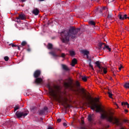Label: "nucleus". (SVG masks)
I'll list each match as a JSON object with an SVG mask.
<instances>
[{"label":"nucleus","mask_w":129,"mask_h":129,"mask_svg":"<svg viewBox=\"0 0 129 129\" xmlns=\"http://www.w3.org/2000/svg\"><path fill=\"white\" fill-rule=\"evenodd\" d=\"M79 96L82 97L83 99L85 98L86 100H87L89 104H90L91 106V109L92 110H95L96 112H102V113L101 114V118L102 119H104L106 118L108 121L109 122H112L116 124V125H121V122L119 121V120L116 118L113 117L112 116L113 113L109 111L108 112H106L102 107H101V105H97V104L94 103V101L93 100V98L90 95V94L89 93L87 96L86 95V93L84 91V89H81V92H79L77 94ZM96 108V110H95Z\"/></svg>","instance_id":"obj_1"},{"label":"nucleus","mask_w":129,"mask_h":129,"mask_svg":"<svg viewBox=\"0 0 129 129\" xmlns=\"http://www.w3.org/2000/svg\"><path fill=\"white\" fill-rule=\"evenodd\" d=\"M80 31V28H75V27H71L69 30H65L61 32L60 35L62 43H68L70 39H72V40L77 39V34Z\"/></svg>","instance_id":"obj_2"},{"label":"nucleus","mask_w":129,"mask_h":129,"mask_svg":"<svg viewBox=\"0 0 129 129\" xmlns=\"http://www.w3.org/2000/svg\"><path fill=\"white\" fill-rule=\"evenodd\" d=\"M63 85L67 89H69L71 91H76L75 89V84L73 83V80L71 78H69L67 82H64Z\"/></svg>","instance_id":"obj_3"},{"label":"nucleus","mask_w":129,"mask_h":129,"mask_svg":"<svg viewBox=\"0 0 129 129\" xmlns=\"http://www.w3.org/2000/svg\"><path fill=\"white\" fill-rule=\"evenodd\" d=\"M49 89V94L50 96H52L53 98H57L58 97V95L61 93V92L59 90V88H57V89H53L51 88L50 86H48Z\"/></svg>","instance_id":"obj_4"},{"label":"nucleus","mask_w":129,"mask_h":129,"mask_svg":"<svg viewBox=\"0 0 129 129\" xmlns=\"http://www.w3.org/2000/svg\"><path fill=\"white\" fill-rule=\"evenodd\" d=\"M29 114V111L25 110L23 111H17L15 115L17 116V118H21V117H25V116H27V115Z\"/></svg>","instance_id":"obj_5"},{"label":"nucleus","mask_w":129,"mask_h":129,"mask_svg":"<svg viewBox=\"0 0 129 129\" xmlns=\"http://www.w3.org/2000/svg\"><path fill=\"white\" fill-rule=\"evenodd\" d=\"M95 64H96L97 67H98V68H99V72H100V73H101V74H102L103 71L104 74H106L107 73V70H106V68H103L102 66H101L100 63H99V61H96Z\"/></svg>","instance_id":"obj_6"},{"label":"nucleus","mask_w":129,"mask_h":129,"mask_svg":"<svg viewBox=\"0 0 129 129\" xmlns=\"http://www.w3.org/2000/svg\"><path fill=\"white\" fill-rule=\"evenodd\" d=\"M118 17L121 21H123V20H126V19H129V17H127V15L126 14L123 15L121 13H120L118 15Z\"/></svg>","instance_id":"obj_7"},{"label":"nucleus","mask_w":129,"mask_h":129,"mask_svg":"<svg viewBox=\"0 0 129 129\" xmlns=\"http://www.w3.org/2000/svg\"><path fill=\"white\" fill-rule=\"evenodd\" d=\"M40 75H41V71L39 70H37L35 71L33 74V76L34 78H38V77H40Z\"/></svg>","instance_id":"obj_8"},{"label":"nucleus","mask_w":129,"mask_h":129,"mask_svg":"<svg viewBox=\"0 0 129 129\" xmlns=\"http://www.w3.org/2000/svg\"><path fill=\"white\" fill-rule=\"evenodd\" d=\"M17 20H22L25 21L26 20V15L24 14H21L19 15V17L16 18Z\"/></svg>","instance_id":"obj_9"},{"label":"nucleus","mask_w":129,"mask_h":129,"mask_svg":"<svg viewBox=\"0 0 129 129\" xmlns=\"http://www.w3.org/2000/svg\"><path fill=\"white\" fill-rule=\"evenodd\" d=\"M43 82V79L41 78H36L35 79V81H34V83L36 84H41Z\"/></svg>","instance_id":"obj_10"},{"label":"nucleus","mask_w":129,"mask_h":129,"mask_svg":"<svg viewBox=\"0 0 129 129\" xmlns=\"http://www.w3.org/2000/svg\"><path fill=\"white\" fill-rule=\"evenodd\" d=\"M82 53L83 54H84V55H86V56H87V59H89V51H87V50H82Z\"/></svg>","instance_id":"obj_11"},{"label":"nucleus","mask_w":129,"mask_h":129,"mask_svg":"<svg viewBox=\"0 0 129 129\" xmlns=\"http://www.w3.org/2000/svg\"><path fill=\"white\" fill-rule=\"evenodd\" d=\"M104 45H105V43H102V42H99L98 44L99 50H101L102 48H103V47H104Z\"/></svg>","instance_id":"obj_12"},{"label":"nucleus","mask_w":129,"mask_h":129,"mask_svg":"<svg viewBox=\"0 0 129 129\" xmlns=\"http://www.w3.org/2000/svg\"><path fill=\"white\" fill-rule=\"evenodd\" d=\"M39 13H40V11H39V10L37 9L33 10L32 12V14L35 15V16H38V15H39Z\"/></svg>","instance_id":"obj_13"},{"label":"nucleus","mask_w":129,"mask_h":129,"mask_svg":"<svg viewBox=\"0 0 129 129\" xmlns=\"http://www.w3.org/2000/svg\"><path fill=\"white\" fill-rule=\"evenodd\" d=\"M77 63V59L76 58H74L72 61V66L73 67H74L75 66V64H76Z\"/></svg>","instance_id":"obj_14"},{"label":"nucleus","mask_w":129,"mask_h":129,"mask_svg":"<svg viewBox=\"0 0 129 129\" xmlns=\"http://www.w3.org/2000/svg\"><path fill=\"white\" fill-rule=\"evenodd\" d=\"M61 67L63 70H65V71H69V69L67 67V66L65 64H61Z\"/></svg>","instance_id":"obj_15"},{"label":"nucleus","mask_w":129,"mask_h":129,"mask_svg":"<svg viewBox=\"0 0 129 129\" xmlns=\"http://www.w3.org/2000/svg\"><path fill=\"white\" fill-rule=\"evenodd\" d=\"M121 105L122 106H124L125 105H127V108H129V104H128V103H127V102H122L121 103Z\"/></svg>","instance_id":"obj_16"},{"label":"nucleus","mask_w":129,"mask_h":129,"mask_svg":"<svg viewBox=\"0 0 129 129\" xmlns=\"http://www.w3.org/2000/svg\"><path fill=\"white\" fill-rule=\"evenodd\" d=\"M47 48L49 50L53 49V44L52 43H48L47 45Z\"/></svg>","instance_id":"obj_17"},{"label":"nucleus","mask_w":129,"mask_h":129,"mask_svg":"<svg viewBox=\"0 0 129 129\" xmlns=\"http://www.w3.org/2000/svg\"><path fill=\"white\" fill-rule=\"evenodd\" d=\"M69 53H70V55H71V56H75V51H73V50H70L69 51Z\"/></svg>","instance_id":"obj_18"},{"label":"nucleus","mask_w":129,"mask_h":129,"mask_svg":"<svg viewBox=\"0 0 129 129\" xmlns=\"http://www.w3.org/2000/svg\"><path fill=\"white\" fill-rule=\"evenodd\" d=\"M49 54H51L52 55V56H53V57H58L59 56L57 54H56V53H55V52L52 51V52H50Z\"/></svg>","instance_id":"obj_19"},{"label":"nucleus","mask_w":129,"mask_h":129,"mask_svg":"<svg viewBox=\"0 0 129 129\" xmlns=\"http://www.w3.org/2000/svg\"><path fill=\"white\" fill-rule=\"evenodd\" d=\"M39 114L40 115H44V114H45V111L44 110H40Z\"/></svg>","instance_id":"obj_20"},{"label":"nucleus","mask_w":129,"mask_h":129,"mask_svg":"<svg viewBox=\"0 0 129 129\" xmlns=\"http://www.w3.org/2000/svg\"><path fill=\"white\" fill-rule=\"evenodd\" d=\"M88 119L89 121H92V115L89 114L88 115Z\"/></svg>","instance_id":"obj_21"},{"label":"nucleus","mask_w":129,"mask_h":129,"mask_svg":"<svg viewBox=\"0 0 129 129\" xmlns=\"http://www.w3.org/2000/svg\"><path fill=\"white\" fill-rule=\"evenodd\" d=\"M90 25H92V26H95V22L93 21H90L89 22Z\"/></svg>","instance_id":"obj_22"},{"label":"nucleus","mask_w":129,"mask_h":129,"mask_svg":"<svg viewBox=\"0 0 129 129\" xmlns=\"http://www.w3.org/2000/svg\"><path fill=\"white\" fill-rule=\"evenodd\" d=\"M124 87L125 88H129V82L125 83Z\"/></svg>","instance_id":"obj_23"},{"label":"nucleus","mask_w":129,"mask_h":129,"mask_svg":"<svg viewBox=\"0 0 129 129\" xmlns=\"http://www.w3.org/2000/svg\"><path fill=\"white\" fill-rule=\"evenodd\" d=\"M26 45H27V42L26 41H22V42L21 43V46H26Z\"/></svg>","instance_id":"obj_24"},{"label":"nucleus","mask_w":129,"mask_h":129,"mask_svg":"<svg viewBox=\"0 0 129 129\" xmlns=\"http://www.w3.org/2000/svg\"><path fill=\"white\" fill-rule=\"evenodd\" d=\"M82 79L83 81H85V82H86V81H87V77H82Z\"/></svg>","instance_id":"obj_25"},{"label":"nucleus","mask_w":129,"mask_h":129,"mask_svg":"<svg viewBox=\"0 0 129 129\" xmlns=\"http://www.w3.org/2000/svg\"><path fill=\"white\" fill-rule=\"evenodd\" d=\"M107 18H108V20H111V19L112 18V15L108 14Z\"/></svg>","instance_id":"obj_26"},{"label":"nucleus","mask_w":129,"mask_h":129,"mask_svg":"<svg viewBox=\"0 0 129 129\" xmlns=\"http://www.w3.org/2000/svg\"><path fill=\"white\" fill-rule=\"evenodd\" d=\"M109 48V46L108 45H104V46L103 47V50H105V49H108Z\"/></svg>","instance_id":"obj_27"},{"label":"nucleus","mask_w":129,"mask_h":129,"mask_svg":"<svg viewBox=\"0 0 129 129\" xmlns=\"http://www.w3.org/2000/svg\"><path fill=\"white\" fill-rule=\"evenodd\" d=\"M108 94L110 98H112V93H110V92H108Z\"/></svg>","instance_id":"obj_28"},{"label":"nucleus","mask_w":129,"mask_h":129,"mask_svg":"<svg viewBox=\"0 0 129 129\" xmlns=\"http://www.w3.org/2000/svg\"><path fill=\"white\" fill-rule=\"evenodd\" d=\"M76 85L77 87H80V84L79 83V82L78 81H77L76 82Z\"/></svg>","instance_id":"obj_29"},{"label":"nucleus","mask_w":129,"mask_h":129,"mask_svg":"<svg viewBox=\"0 0 129 129\" xmlns=\"http://www.w3.org/2000/svg\"><path fill=\"white\" fill-rule=\"evenodd\" d=\"M104 10H105V7H103V8H101V9L100 10V14H102V11H104Z\"/></svg>","instance_id":"obj_30"},{"label":"nucleus","mask_w":129,"mask_h":129,"mask_svg":"<svg viewBox=\"0 0 129 129\" xmlns=\"http://www.w3.org/2000/svg\"><path fill=\"white\" fill-rule=\"evenodd\" d=\"M9 45H11L13 48H14V47H17V46H18V45L14 44V43H11L9 44Z\"/></svg>","instance_id":"obj_31"},{"label":"nucleus","mask_w":129,"mask_h":129,"mask_svg":"<svg viewBox=\"0 0 129 129\" xmlns=\"http://www.w3.org/2000/svg\"><path fill=\"white\" fill-rule=\"evenodd\" d=\"M20 108V107L19 106H16L14 108V110L16 111V110H18Z\"/></svg>","instance_id":"obj_32"},{"label":"nucleus","mask_w":129,"mask_h":129,"mask_svg":"<svg viewBox=\"0 0 129 129\" xmlns=\"http://www.w3.org/2000/svg\"><path fill=\"white\" fill-rule=\"evenodd\" d=\"M89 67L92 68V70H93V66L91 64V62H89Z\"/></svg>","instance_id":"obj_33"},{"label":"nucleus","mask_w":129,"mask_h":129,"mask_svg":"<svg viewBox=\"0 0 129 129\" xmlns=\"http://www.w3.org/2000/svg\"><path fill=\"white\" fill-rule=\"evenodd\" d=\"M65 56H66V55L65 54V53H61V55L60 56V57H61L62 58H65Z\"/></svg>","instance_id":"obj_34"},{"label":"nucleus","mask_w":129,"mask_h":129,"mask_svg":"<svg viewBox=\"0 0 129 129\" xmlns=\"http://www.w3.org/2000/svg\"><path fill=\"white\" fill-rule=\"evenodd\" d=\"M9 58L8 57V56H5L4 57V59L5 61H9Z\"/></svg>","instance_id":"obj_35"},{"label":"nucleus","mask_w":129,"mask_h":129,"mask_svg":"<svg viewBox=\"0 0 129 129\" xmlns=\"http://www.w3.org/2000/svg\"><path fill=\"white\" fill-rule=\"evenodd\" d=\"M43 110L45 111H46V110H48V107H44L43 108Z\"/></svg>","instance_id":"obj_36"},{"label":"nucleus","mask_w":129,"mask_h":129,"mask_svg":"<svg viewBox=\"0 0 129 129\" xmlns=\"http://www.w3.org/2000/svg\"><path fill=\"white\" fill-rule=\"evenodd\" d=\"M61 121H62V119H61V118L57 119V122H61Z\"/></svg>","instance_id":"obj_37"},{"label":"nucleus","mask_w":129,"mask_h":129,"mask_svg":"<svg viewBox=\"0 0 129 129\" xmlns=\"http://www.w3.org/2000/svg\"><path fill=\"white\" fill-rule=\"evenodd\" d=\"M91 61H92V59H91V58L90 57L89 60H88V62H89V63H91Z\"/></svg>","instance_id":"obj_38"},{"label":"nucleus","mask_w":129,"mask_h":129,"mask_svg":"<svg viewBox=\"0 0 129 129\" xmlns=\"http://www.w3.org/2000/svg\"><path fill=\"white\" fill-rule=\"evenodd\" d=\"M18 47V50H21V47H20V45H18L16 46Z\"/></svg>","instance_id":"obj_39"},{"label":"nucleus","mask_w":129,"mask_h":129,"mask_svg":"<svg viewBox=\"0 0 129 129\" xmlns=\"http://www.w3.org/2000/svg\"><path fill=\"white\" fill-rule=\"evenodd\" d=\"M63 126H67V123H66V122L63 123Z\"/></svg>","instance_id":"obj_40"},{"label":"nucleus","mask_w":129,"mask_h":129,"mask_svg":"<svg viewBox=\"0 0 129 129\" xmlns=\"http://www.w3.org/2000/svg\"><path fill=\"white\" fill-rule=\"evenodd\" d=\"M81 124L82 125H84V121L83 120L81 121Z\"/></svg>","instance_id":"obj_41"},{"label":"nucleus","mask_w":129,"mask_h":129,"mask_svg":"<svg viewBox=\"0 0 129 129\" xmlns=\"http://www.w3.org/2000/svg\"><path fill=\"white\" fill-rule=\"evenodd\" d=\"M124 112H125V113H127V112H128V110L127 109H124Z\"/></svg>","instance_id":"obj_42"},{"label":"nucleus","mask_w":129,"mask_h":129,"mask_svg":"<svg viewBox=\"0 0 129 129\" xmlns=\"http://www.w3.org/2000/svg\"><path fill=\"white\" fill-rule=\"evenodd\" d=\"M109 80H111V81H112V80H113L112 79V78L111 77H109Z\"/></svg>","instance_id":"obj_43"},{"label":"nucleus","mask_w":129,"mask_h":129,"mask_svg":"<svg viewBox=\"0 0 129 129\" xmlns=\"http://www.w3.org/2000/svg\"><path fill=\"white\" fill-rule=\"evenodd\" d=\"M107 50H108L109 52H111V49L110 47L108 48Z\"/></svg>","instance_id":"obj_44"},{"label":"nucleus","mask_w":129,"mask_h":129,"mask_svg":"<svg viewBox=\"0 0 129 129\" xmlns=\"http://www.w3.org/2000/svg\"><path fill=\"white\" fill-rule=\"evenodd\" d=\"M121 69H122V66L120 64V67L119 68V70H121Z\"/></svg>","instance_id":"obj_45"},{"label":"nucleus","mask_w":129,"mask_h":129,"mask_svg":"<svg viewBox=\"0 0 129 129\" xmlns=\"http://www.w3.org/2000/svg\"><path fill=\"white\" fill-rule=\"evenodd\" d=\"M27 51H28V52H31V48H28L27 49Z\"/></svg>","instance_id":"obj_46"},{"label":"nucleus","mask_w":129,"mask_h":129,"mask_svg":"<svg viewBox=\"0 0 129 129\" xmlns=\"http://www.w3.org/2000/svg\"><path fill=\"white\" fill-rule=\"evenodd\" d=\"M22 3H25L27 0H20Z\"/></svg>","instance_id":"obj_47"},{"label":"nucleus","mask_w":129,"mask_h":129,"mask_svg":"<svg viewBox=\"0 0 129 129\" xmlns=\"http://www.w3.org/2000/svg\"><path fill=\"white\" fill-rule=\"evenodd\" d=\"M47 129H53V127H52L51 126H48Z\"/></svg>","instance_id":"obj_48"},{"label":"nucleus","mask_w":129,"mask_h":129,"mask_svg":"<svg viewBox=\"0 0 129 129\" xmlns=\"http://www.w3.org/2000/svg\"><path fill=\"white\" fill-rule=\"evenodd\" d=\"M81 129H86L85 127L82 126L81 127Z\"/></svg>","instance_id":"obj_49"},{"label":"nucleus","mask_w":129,"mask_h":129,"mask_svg":"<svg viewBox=\"0 0 129 129\" xmlns=\"http://www.w3.org/2000/svg\"><path fill=\"white\" fill-rule=\"evenodd\" d=\"M123 121H124V122H127V120L124 119V120H123Z\"/></svg>","instance_id":"obj_50"},{"label":"nucleus","mask_w":129,"mask_h":129,"mask_svg":"<svg viewBox=\"0 0 129 129\" xmlns=\"http://www.w3.org/2000/svg\"><path fill=\"white\" fill-rule=\"evenodd\" d=\"M67 107H70V105H69V104H67Z\"/></svg>","instance_id":"obj_51"},{"label":"nucleus","mask_w":129,"mask_h":129,"mask_svg":"<svg viewBox=\"0 0 129 129\" xmlns=\"http://www.w3.org/2000/svg\"><path fill=\"white\" fill-rule=\"evenodd\" d=\"M95 2H97L98 3V2H99L100 0H94Z\"/></svg>","instance_id":"obj_52"},{"label":"nucleus","mask_w":129,"mask_h":129,"mask_svg":"<svg viewBox=\"0 0 129 129\" xmlns=\"http://www.w3.org/2000/svg\"><path fill=\"white\" fill-rule=\"evenodd\" d=\"M106 127L107 128H108V127H109V125H107V126H106Z\"/></svg>","instance_id":"obj_53"},{"label":"nucleus","mask_w":129,"mask_h":129,"mask_svg":"<svg viewBox=\"0 0 129 129\" xmlns=\"http://www.w3.org/2000/svg\"><path fill=\"white\" fill-rule=\"evenodd\" d=\"M95 99L96 101H98V98H96Z\"/></svg>","instance_id":"obj_54"},{"label":"nucleus","mask_w":129,"mask_h":129,"mask_svg":"<svg viewBox=\"0 0 129 129\" xmlns=\"http://www.w3.org/2000/svg\"><path fill=\"white\" fill-rule=\"evenodd\" d=\"M39 2H44V1H45V0H39Z\"/></svg>","instance_id":"obj_55"},{"label":"nucleus","mask_w":129,"mask_h":129,"mask_svg":"<svg viewBox=\"0 0 129 129\" xmlns=\"http://www.w3.org/2000/svg\"><path fill=\"white\" fill-rule=\"evenodd\" d=\"M99 10V9H98V8L96 9V11H98Z\"/></svg>","instance_id":"obj_56"},{"label":"nucleus","mask_w":129,"mask_h":129,"mask_svg":"<svg viewBox=\"0 0 129 129\" xmlns=\"http://www.w3.org/2000/svg\"><path fill=\"white\" fill-rule=\"evenodd\" d=\"M116 105H117V107H118V106L117 105V103H115V104Z\"/></svg>","instance_id":"obj_57"},{"label":"nucleus","mask_w":129,"mask_h":129,"mask_svg":"<svg viewBox=\"0 0 129 129\" xmlns=\"http://www.w3.org/2000/svg\"><path fill=\"white\" fill-rule=\"evenodd\" d=\"M40 119H41V120H43V118L41 117V118H40Z\"/></svg>","instance_id":"obj_58"},{"label":"nucleus","mask_w":129,"mask_h":129,"mask_svg":"<svg viewBox=\"0 0 129 129\" xmlns=\"http://www.w3.org/2000/svg\"><path fill=\"white\" fill-rule=\"evenodd\" d=\"M114 0H112V2H114Z\"/></svg>","instance_id":"obj_59"},{"label":"nucleus","mask_w":129,"mask_h":129,"mask_svg":"<svg viewBox=\"0 0 129 129\" xmlns=\"http://www.w3.org/2000/svg\"><path fill=\"white\" fill-rule=\"evenodd\" d=\"M34 108H36V107H34V108H33V109H34Z\"/></svg>","instance_id":"obj_60"},{"label":"nucleus","mask_w":129,"mask_h":129,"mask_svg":"<svg viewBox=\"0 0 129 129\" xmlns=\"http://www.w3.org/2000/svg\"><path fill=\"white\" fill-rule=\"evenodd\" d=\"M28 47H30V45H28Z\"/></svg>","instance_id":"obj_61"},{"label":"nucleus","mask_w":129,"mask_h":129,"mask_svg":"<svg viewBox=\"0 0 129 129\" xmlns=\"http://www.w3.org/2000/svg\"><path fill=\"white\" fill-rule=\"evenodd\" d=\"M58 51H60V49H58Z\"/></svg>","instance_id":"obj_62"},{"label":"nucleus","mask_w":129,"mask_h":129,"mask_svg":"<svg viewBox=\"0 0 129 129\" xmlns=\"http://www.w3.org/2000/svg\"><path fill=\"white\" fill-rule=\"evenodd\" d=\"M1 34H0V36H1Z\"/></svg>","instance_id":"obj_63"}]
</instances>
